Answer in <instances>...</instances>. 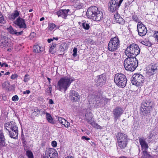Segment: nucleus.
Here are the masks:
<instances>
[{
  "label": "nucleus",
  "instance_id": "1",
  "mask_svg": "<svg viewBox=\"0 0 158 158\" xmlns=\"http://www.w3.org/2000/svg\"><path fill=\"white\" fill-rule=\"evenodd\" d=\"M86 15L88 18L96 21L102 20L103 17V12L95 6L89 7L87 10Z\"/></svg>",
  "mask_w": 158,
  "mask_h": 158
},
{
  "label": "nucleus",
  "instance_id": "2",
  "mask_svg": "<svg viewBox=\"0 0 158 158\" xmlns=\"http://www.w3.org/2000/svg\"><path fill=\"white\" fill-rule=\"evenodd\" d=\"M74 80V79L70 76L62 77L58 81L56 89L60 91H64L65 92Z\"/></svg>",
  "mask_w": 158,
  "mask_h": 158
},
{
  "label": "nucleus",
  "instance_id": "3",
  "mask_svg": "<svg viewBox=\"0 0 158 158\" xmlns=\"http://www.w3.org/2000/svg\"><path fill=\"white\" fill-rule=\"evenodd\" d=\"M4 127L5 129L9 131L10 136L11 138H17L18 135V127L15 122L11 121L6 123Z\"/></svg>",
  "mask_w": 158,
  "mask_h": 158
},
{
  "label": "nucleus",
  "instance_id": "4",
  "mask_svg": "<svg viewBox=\"0 0 158 158\" xmlns=\"http://www.w3.org/2000/svg\"><path fill=\"white\" fill-rule=\"evenodd\" d=\"M138 62L136 59L134 57L126 58L124 61V65L125 69L128 71H133L138 66Z\"/></svg>",
  "mask_w": 158,
  "mask_h": 158
},
{
  "label": "nucleus",
  "instance_id": "5",
  "mask_svg": "<svg viewBox=\"0 0 158 158\" xmlns=\"http://www.w3.org/2000/svg\"><path fill=\"white\" fill-rule=\"evenodd\" d=\"M140 53L139 47L136 44H132L127 47L125 51V53L127 56L134 57L138 55Z\"/></svg>",
  "mask_w": 158,
  "mask_h": 158
},
{
  "label": "nucleus",
  "instance_id": "6",
  "mask_svg": "<svg viewBox=\"0 0 158 158\" xmlns=\"http://www.w3.org/2000/svg\"><path fill=\"white\" fill-rule=\"evenodd\" d=\"M116 138L118 146L121 148H125L127 146L128 140L127 135L118 132L116 135Z\"/></svg>",
  "mask_w": 158,
  "mask_h": 158
},
{
  "label": "nucleus",
  "instance_id": "7",
  "mask_svg": "<svg viewBox=\"0 0 158 158\" xmlns=\"http://www.w3.org/2000/svg\"><path fill=\"white\" fill-rule=\"evenodd\" d=\"M114 81L118 86L121 87H124L127 82L126 76L122 73L116 74L114 77Z\"/></svg>",
  "mask_w": 158,
  "mask_h": 158
},
{
  "label": "nucleus",
  "instance_id": "8",
  "mask_svg": "<svg viewBox=\"0 0 158 158\" xmlns=\"http://www.w3.org/2000/svg\"><path fill=\"white\" fill-rule=\"evenodd\" d=\"M120 41L118 37H115L110 39L108 45L109 50L114 52L117 50L120 47Z\"/></svg>",
  "mask_w": 158,
  "mask_h": 158
},
{
  "label": "nucleus",
  "instance_id": "9",
  "mask_svg": "<svg viewBox=\"0 0 158 158\" xmlns=\"http://www.w3.org/2000/svg\"><path fill=\"white\" fill-rule=\"evenodd\" d=\"M132 84L137 86H141L144 81V77L140 74L136 73L134 74L131 79Z\"/></svg>",
  "mask_w": 158,
  "mask_h": 158
},
{
  "label": "nucleus",
  "instance_id": "10",
  "mask_svg": "<svg viewBox=\"0 0 158 158\" xmlns=\"http://www.w3.org/2000/svg\"><path fill=\"white\" fill-rule=\"evenodd\" d=\"M123 1L120 0L118 2L117 0H110L108 4V9L112 12L117 11Z\"/></svg>",
  "mask_w": 158,
  "mask_h": 158
},
{
  "label": "nucleus",
  "instance_id": "11",
  "mask_svg": "<svg viewBox=\"0 0 158 158\" xmlns=\"http://www.w3.org/2000/svg\"><path fill=\"white\" fill-rule=\"evenodd\" d=\"M143 114L150 113L152 110V103L148 101L143 103L141 109Z\"/></svg>",
  "mask_w": 158,
  "mask_h": 158
},
{
  "label": "nucleus",
  "instance_id": "12",
  "mask_svg": "<svg viewBox=\"0 0 158 158\" xmlns=\"http://www.w3.org/2000/svg\"><path fill=\"white\" fill-rule=\"evenodd\" d=\"M58 153L56 149L52 148H48L45 151V155L44 157L48 158H57Z\"/></svg>",
  "mask_w": 158,
  "mask_h": 158
},
{
  "label": "nucleus",
  "instance_id": "13",
  "mask_svg": "<svg viewBox=\"0 0 158 158\" xmlns=\"http://www.w3.org/2000/svg\"><path fill=\"white\" fill-rule=\"evenodd\" d=\"M14 23L19 28H26V25L24 19L19 17L14 22Z\"/></svg>",
  "mask_w": 158,
  "mask_h": 158
},
{
  "label": "nucleus",
  "instance_id": "14",
  "mask_svg": "<svg viewBox=\"0 0 158 158\" xmlns=\"http://www.w3.org/2000/svg\"><path fill=\"white\" fill-rule=\"evenodd\" d=\"M124 110L120 107H117L114 108L113 111L114 118L117 120L123 114Z\"/></svg>",
  "mask_w": 158,
  "mask_h": 158
},
{
  "label": "nucleus",
  "instance_id": "15",
  "mask_svg": "<svg viewBox=\"0 0 158 158\" xmlns=\"http://www.w3.org/2000/svg\"><path fill=\"white\" fill-rule=\"evenodd\" d=\"M70 11V10L68 9H60L56 12V14L58 17H60L66 19L68 16V13Z\"/></svg>",
  "mask_w": 158,
  "mask_h": 158
},
{
  "label": "nucleus",
  "instance_id": "16",
  "mask_svg": "<svg viewBox=\"0 0 158 158\" xmlns=\"http://www.w3.org/2000/svg\"><path fill=\"white\" fill-rule=\"evenodd\" d=\"M97 78L96 83L98 86H101L106 83V78L104 75L102 74L98 76Z\"/></svg>",
  "mask_w": 158,
  "mask_h": 158
},
{
  "label": "nucleus",
  "instance_id": "17",
  "mask_svg": "<svg viewBox=\"0 0 158 158\" xmlns=\"http://www.w3.org/2000/svg\"><path fill=\"white\" fill-rule=\"evenodd\" d=\"M80 97L77 92L74 91H71L70 94V98L73 102H77L79 101Z\"/></svg>",
  "mask_w": 158,
  "mask_h": 158
},
{
  "label": "nucleus",
  "instance_id": "18",
  "mask_svg": "<svg viewBox=\"0 0 158 158\" xmlns=\"http://www.w3.org/2000/svg\"><path fill=\"white\" fill-rule=\"evenodd\" d=\"M157 69V66L155 64L149 65L148 67L147 74L148 76H151L154 74Z\"/></svg>",
  "mask_w": 158,
  "mask_h": 158
},
{
  "label": "nucleus",
  "instance_id": "19",
  "mask_svg": "<svg viewBox=\"0 0 158 158\" xmlns=\"http://www.w3.org/2000/svg\"><path fill=\"white\" fill-rule=\"evenodd\" d=\"M10 40L6 36H2L0 40V45L2 47H6L9 44Z\"/></svg>",
  "mask_w": 158,
  "mask_h": 158
},
{
  "label": "nucleus",
  "instance_id": "20",
  "mask_svg": "<svg viewBox=\"0 0 158 158\" xmlns=\"http://www.w3.org/2000/svg\"><path fill=\"white\" fill-rule=\"evenodd\" d=\"M58 122L61 124L64 125L65 127L68 128L70 126V124L65 119L61 117H58Z\"/></svg>",
  "mask_w": 158,
  "mask_h": 158
},
{
  "label": "nucleus",
  "instance_id": "21",
  "mask_svg": "<svg viewBox=\"0 0 158 158\" xmlns=\"http://www.w3.org/2000/svg\"><path fill=\"white\" fill-rule=\"evenodd\" d=\"M19 15V11L17 10L14 11V13L9 15L8 18L10 20H14Z\"/></svg>",
  "mask_w": 158,
  "mask_h": 158
},
{
  "label": "nucleus",
  "instance_id": "22",
  "mask_svg": "<svg viewBox=\"0 0 158 158\" xmlns=\"http://www.w3.org/2000/svg\"><path fill=\"white\" fill-rule=\"evenodd\" d=\"M147 35L149 36H153L157 39V42H158V31L154 30H150V32L147 33Z\"/></svg>",
  "mask_w": 158,
  "mask_h": 158
},
{
  "label": "nucleus",
  "instance_id": "23",
  "mask_svg": "<svg viewBox=\"0 0 158 158\" xmlns=\"http://www.w3.org/2000/svg\"><path fill=\"white\" fill-rule=\"evenodd\" d=\"M139 142L141 145L142 148L143 149L146 150L148 149V145L144 139H139Z\"/></svg>",
  "mask_w": 158,
  "mask_h": 158
},
{
  "label": "nucleus",
  "instance_id": "24",
  "mask_svg": "<svg viewBox=\"0 0 158 158\" xmlns=\"http://www.w3.org/2000/svg\"><path fill=\"white\" fill-rule=\"evenodd\" d=\"M44 48L38 45H35L33 47L34 51L35 53H40L43 51Z\"/></svg>",
  "mask_w": 158,
  "mask_h": 158
},
{
  "label": "nucleus",
  "instance_id": "25",
  "mask_svg": "<svg viewBox=\"0 0 158 158\" xmlns=\"http://www.w3.org/2000/svg\"><path fill=\"white\" fill-rule=\"evenodd\" d=\"M114 18L117 23H120L123 21V19L118 12L114 14Z\"/></svg>",
  "mask_w": 158,
  "mask_h": 158
},
{
  "label": "nucleus",
  "instance_id": "26",
  "mask_svg": "<svg viewBox=\"0 0 158 158\" xmlns=\"http://www.w3.org/2000/svg\"><path fill=\"white\" fill-rule=\"evenodd\" d=\"M85 116L87 122L89 123L93 120V114L91 113H87L85 114Z\"/></svg>",
  "mask_w": 158,
  "mask_h": 158
},
{
  "label": "nucleus",
  "instance_id": "27",
  "mask_svg": "<svg viewBox=\"0 0 158 158\" xmlns=\"http://www.w3.org/2000/svg\"><path fill=\"white\" fill-rule=\"evenodd\" d=\"M5 143L2 131L0 130V147L4 146L5 145Z\"/></svg>",
  "mask_w": 158,
  "mask_h": 158
},
{
  "label": "nucleus",
  "instance_id": "28",
  "mask_svg": "<svg viewBox=\"0 0 158 158\" xmlns=\"http://www.w3.org/2000/svg\"><path fill=\"white\" fill-rule=\"evenodd\" d=\"M60 26L56 25L53 23H50L48 24V27L49 29L51 30H53L55 29V30L58 29L60 27Z\"/></svg>",
  "mask_w": 158,
  "mask_h": 158
},
{
  "label": "nucleus",
  "instance_id": "29",
  "mask_svg": "<svg viewBox=\"0 0 158 158\" xmlns=\"http://www.w3.org/2000/svg\"><path fill=\"white\" fill-rule=\"evenodd\" d=\"M94 127L98 129H102V127L98 125L97 123H95L93 120L89 123Z\"/></svg>",
  "mask_w": 158,
  "mask_h": 158
},
{
  "label": "nucleus",
  "instance_id": "30",
  "mask_svg": "<svg viewBox=\"0 0 158 158\" xmlns=\"http://www.w3.org/2000/svg\"><path fill=\"white\" fill-rule=\"evenodd\" d=\"M46 117L47 121L50 123H54L53 120L51 115L48 113H46Z\"/></svg>",
  "mask_w": 158,
  "mask_h": 158
},
{
  "label": "nucleus",
  "instance_id": "31",
  "mask_svg": "<svg viewBox=\"0 0 158 158\" xmlns=\"http://www.w3.org/2000/svg\"><path fill=\"white\" fill-rule=\"evenodd\" d=\"M81 26H82L83 28L85 30H89L90 27V23H87L86 22L81 23Z\"/></svg>",
  "mask_w": 158,
  "mask_h": 158
},
{
  "label": "nucleus",
  "instance_id": "32",
  "mask_svg": "<svg viewBox=\"0 0 158 158\" xmlns=\"http://www.w3.org/2000/svg\"><path fill=\"white\" fill-rule=\"evenodd\" d=\"M137 27V30H138L139 29H142V30H144L145 29H146V30H147L146 27L141 21H139V22L138 23Z\"/></svg>",
  "mask_w": 158,
  "mask_h": 158
},
{
  "label": "nucleus",
  "instance_id": "33",
  "mask_svg": "<svg viewBox=\"0 0 158 158\" xmlns=\"http://www.w3.org/2000/svg\"><path fill=\"white\" fill-rule=\"evenodd\" d=\"M9 32L10 34L15 35H21L23 33V31H21L19 32H18L16 31V30H9Z\"/></svg>",
  "mask_w": 158,
  "mask_h": 158
},
{
  "label": "nucleus",
  "instance_id": "34",
  "mask_svg": "<svg viewBox=\"0 0 158 158\" xmlns=\"http://www.w3.org/2000/svg\"><path fill=\"white\" fill-rule=\"evenodd\" d=\"M56 44H53L52 46H51L50 48L49 52L52 54L54 53L56 51Z\"/></svg>",
  "mask_w": 158,
  "mask_h": 158
},
{
  "label": "nucleus",
  "instance_id": "35",
  "mask_svg": "<svg viewBox=\"0 0 158 158\" xmlns=\"http://www.w3.org/2000/svg\"><path fill=\"white\" fill-rule=\"evenodd\" d=\"M148 30H137L138 34L140 36L145 35L147 32Z\"/></svg>",
  "mask_w": 158,
  "mask_h": 158
},
{
  "label": "nucleus",
  "instance_id": "36",
  "mask_svg": "<svg viewBox=\"0 0 158 158\" xmlns=\"http://www.w3.org/2000/svg\"><path fill=\"white\" fill-rule=\"evenodd\" d=\"M143 156L145 158H150L151 156L150 154L145 151V150L143 152Z\"/></svg>",
  "mask_w": 158,
  "mask_h": 158
},
{
  "label": "nucleus",
  "instance_id": "37",
  "mask_svg": "<svg viewBox=\"0 0 158 158\" xmlns=\"http://www.w3.org/2000/svg\"><path fill=\"white\" fill-rule=\"evenodd\" d=\"M26 155L28 158H34L33 153L30 151H27L26 152Z\"/></svg>",
  "mask_w": 158,
  "mask_h": 158
},
{
  "label": "nucleus",
  "instance_id": "38",
  "mask_svg": "<svg viewBox=\"0 0 158 158\" xmlns=\"http://www.w3.org/2000/svg\"><path fill=\"white\" fill-rule=\"evenodd\" d=\"M141 43L142 44L147 46H150L151 43L148 40H144L141 41Z\"/></svg>",
  "mask_w": 158,
  "mask_h": 158
},
{
  "label": "nucleus",
  "instance_id": "39",
  "mask_svg": "<svg viewBox=\"0 0 158 158\" xmlns=\"http://www.w3.org/2000/svg\"><path fill=\"white\" fill-rule=\"evenodd\" d=\"M132 19L134 21L137 23H138L139 22V21H140L138 17L137 16V15H132Z\"/></svg>",
  "mask_w": 158,
  "mask_h": 158
},
{
  "label": "nucleus",
  "instance_id": "40",
  "mask_svg": "<svg viewBox=\"0 0 158 158\" xmlns=\"http://www.w3.org/2000/svg\"><path fill=\"white\" fill-rule=\"evenodd\" d=\"M5 22V21L3 15L0 13V23L3 24Z\"/></svg>",
  "mask_w": 158,
  "mask_h": 158
},
{
  "label": "nucleus",
  "instance_id": "41",
  "mask_svg": "<svg viewBox=\"0 0 158 158\" xmlns=\"http://www.w3.org/2000/svg\"><path fill=\"white\" fill-rule=\"evenodd\" d=\"M47 92L46 94L48 95H50L52 92V87L51 85H49L48 88L46 91Z\"/></svg>",
  "mask_w": 158,
  "mask_h": 158
},
{
  "label": "nucleus",
  "instance_id": "42",
  "mask_svg": "<svg viewBox=\"0 0 158 158\" xmlns=\"http://www.w3.org/2000/svg\"><path fill=\"white\" fill-rule=\"evenodd\" d=\"M73 56L74 57H76L77 56V48L75 47L73 48Z\"/></svg>",
  "mask_w": 158,
  "mask_h": 158
},
{
  "label": "nucleus",
  "instance_id": "43",
  "mask_svg": "<svg viewBox=\"0 0 158 158\" xmlns=\"http://www.w3.org/2000/svg\"><path fill=\"white\" fill-rule=\"evenodd\" d=\"M12 100L14 102L17 101L19 100V97L17 95H15L12 97Z\"/></svg>",
  "mask_w": 158,
  "mask_h": 158
},
{
  "label": "nucleus",
  "instance_id": "44",
  "mask_svg": "<svg viewBox=\"0 0 158 158\" xmlns=\"http://www.w3.org/2000/svg\"><path fill=\"white\" fill-rule=\"evenodd\" d=\"M18 77V76L17 74H14L11 76L10 78L12 80H15V79H17Z\"/></svg>",
  "mask_w": 158,
  "mask_h": 158
},
{
  "label": "nucleus",
  "instance_id": "45",
  "mask_svg": "<svg viewBox=\"0 0 158 158\" xmlns=\"http://www.w3.org/2000/svg\"><path fill=\"white\" fill-rule=\"evenodd\" d=\"M76 6H77V7L79 9H80L83 6V4L82 3H78V2H77L76 3Z\"/></svg>",
  "mask_w": 158,
  "mask_h": 158
},
{
  "label": "nucleus",
  "instance_id": "46",
  "mask_svg": "<svg viewBox=\"0 0 158 158\" xmlns=\"http://www.w3.org/2000/svg\"><path fill=\"white\" fill-rule=\"evenodd\" d=\"M28 75L26 74V75H25V76H24V79L23 80V81L25 82H27L29 80V78H28Z\"/></svg>",
  "mask_w": 158,
  "mask_h": 158
},
{
  "label": "nucleus",
  "instance_id": "47",
  "mask_svg": "<svg viewBox=\"0 0 158 158\" xmlns=\"http://www.w3.org/2000/svg\"><path fill=\"white\" fill-rule=\"evenodd\" d=\"M131 2L129 1L126 2L125 4V8H128V7L130 5Z\"/></svg>",
  "mask_w": 158,
  "mask_h": 158
},
{
  "label": "nucleus",
  "instance_id": "48",
  "mask_svg": "<svg viewBox=\"0 0 158 158\" xmlns=\"http://www.w3.org/2000/svg\"><path fill=\"white\" fill-rule=\"evenodd\" d=\"M54 39L57 40H58V38H55V37H53L52 38L49 39L48 40V43H50Z\"/></svg>",
  "mask_w": 158,
  "mask_h": 158
},
{
  "label": "nucleus",
  "instance_id": "49",
  "mask_svg": "<svg viewBox=\"0 0 158 158\" xmlns=\"http://www.w3.org/2000/svg\"><path fill=\"white\" fill-rule=\"evenodd\" d=\"M57 143L56 141H53L52 142V145L54 147H56L57 146Z\"/></svg>",
  "mask_w": 158,
  "mask_h": 158
},
{
  "label": "nucleus",
  "instance_id": "50",
  "mask_svg": "<svg viewBox=\"0 0 158 158\" xmlns=\"http://www.w3.org/2000/svg\"><path fill=\"white\" fill-rule=\"evenodd\" d=\"M4 66H5L6 67H8V65L5 62L2 63L1 62H0V66L2 67Z\"/></svg>",
  "mask_w": 158,
  "mask_h": 158
},
{
  "label": "nucleus",
  "instance_id": "51",
  "mask_svg": "<svg viewBox=\"0 0 158 158\" xmlns=\"http://www.w3.org/2000/svg\"><path fill=\"white\" fill-rule=\"evenodd\" d=\"M34 110L35 112L37 114H40V110L38 109L37 108H35L34 109Z\"/></svg>",
  "mask_w": 158,
  "mask_h": 158
},
{
  "label": "nucleus",
  "instance_id": "52",
  "mask_svg": "<svg viewBox=\"0 0 158 158\" xmlns=\"http://www.w3.org/2000/svg\"><path fill=\"white\" fill-rule=\"evenodd\" d=\"M81 139H85L86 140H88L90 139L89 138L85 136H82L81 137Z\"/></svg>",
  "mask_w": 158,
  "mask_h": 158
},
{
  "label": "nucleus",
  "instance_id": "53",
  "mask_svg": "<svg viewBox=\"0 0 158 158\" xmlns=\"http://www.w3.org/2000/svg\"><path fill=\"white\" fill-rule=\"evenodd\" d=\"M40 110V114L41 115H42L43 114H46V112H45V111L44 110Z\"/></svg>",
  "mask_w": 158,
  "mask_h": 158
},
{
  "label": "nucleus",
  "instance_id": "54",
  "mask_svg": "<svg viewBox=\"0 0 158 158\" xmlns=\"http://www.w3.org/2000/svg\"><path fill=\"white\" fill-rule=\"evenodd\" d=\"M30 91L29 90H26L25 91H23V94H29L30 93Z\"/></svg>",
  "mask_w": 158,
  "mask_h": 158
},
{
  "label": "nucleus",
  "instance_id": "55",
  "mask_svg": "<svg viewBox=\"0 0 158 158\" xmlns=\"http://www.w3.org/2000/svg\"><path fill=\"white\" fill-rule=\"evenodd\" d=\"M48 102L50 104H52L54 103V102L52 99H50L49 100Z\"/></svg>",
  "mask_w": 158,
  "mask_h": 158
},
{
  "label": "nucleus",
  "instance_id": "56",
  "mask_svg": "<svg viewBox=\"0 0 158 158\" xmlns=\"http://www.w3.org/2000/svg\"><path fill=\"white\" fill-rule=\"evenodd\" d=\"M37 114H36L35 112V111H34V110L33 112L32 113V116H36L37 115Z\"/></svg>",
  "mask_w": 158,
  "mask_h": 158
},
{
  "label": "nucleus",
  "instance_id": "57",
  "mask_svg": "<svg viewBox=\"0 0 158 158\" xmlns=\"http://www.w3.org/2000/svg\"><path fill=\"white\" fill-rule=\"evenodd\" d=\"M35 35L36 34L34 32L31 33L30 34V36H32L33 37H35Z\"/></svg>",
  "mask_w": 158,
  "mask_h": 158
},
{
  "label": "nucleus",
  "instance_id": "58",
  "mask_svg": "<svg viewBox=\"0 0 158 158\" xmlns=\"http://www.w3.org/2000/svg\"><path fill=\"white\" fill-rule=\"evenodd\" d=\"M10 74V73L9 72H7L4 75H8Z\"/></svg>",
  "mask_w": 158,
  "mask_h": 158
},
{
  "label": "nucleus",
  "instance_id": "59",
  "mask_svg": "<svg viewBox=\"0 0 158 158\" xmlns=\"http://www.w3.org/2000/svg\"><path fill=\"white\" fill-rule=\"evenodd\" d=\"M44 17H42L40 19V21H42L44 20Z\"/></svg>",
  "mask_w": 158,
  "mask_h": 158
},
{
  "label": "nucleus",
  "instance_id": "60",
  "mask_svg": "<svg viewBox=\"0 0 158 158\" xmlns=\"http://www.w3.org/2000/svg\"><path fill=\"white\" fill-rule=\"evenodd\" d=\"M118 158H127L125 156H122L120 157H119Z\"/></svg>",
  "mask_w": 158,
  "mask_h": 158
},
{
  "label": "nucleus",
  "instance_id": "61",
  "mask_svg": "<svg viewBox=\"0 0 158 158\" xmlns=\"http://www.w3.org/2000/svg\"><path fill=\"white\" fill-rule=\"evenodd\" d=\"M65 158H73V157L71 156H69L65 157Z\"/></svg>",
  "mask_w": 158,
  "mask_h": 158
},
{
  "label": "nucleus",
  "instance_id": "62",
  "mask_svg": "<svg viewBox=\"0 0 158 158\" xmlns=\"http://www.w3.org/2000/svg\"><path fill=\"white\" fill-rule=\"evenodd\" d=\"M5 84L6 85H9V82L8 81L5 82Z\"/></svg>",
  "mask_w": 158,
  "mask_h": 158
},
{
  "label": "nucleus",
  "instance_id": "63",
  "mask_svg": "<svg viewBox=\"0 0 158 158\" xmlns=\"http://www.w3.org/2000/svg\"><path fill=\"white\" fill-rule=\"evenodd\" d=\"M47 79L48 80V81H49V82H50V80H51L50 79V78H48V77L47 78Z\"/></svg>",
  "mask_w": 158,
  "mask_h": 158
},
{
  "label": "nucleus",
  "instance_id": "64",
  "mask_svg": "<svg viewBox=\"0 0 158 158\" xmlns=\"http://www.w3.org/2000/svg\"><path fill=\"white\" fill-rule=\"evenodd\" d=\"M4 74H3L1 72L0 73V77H2V76Z\"/></svg>",
  "mask_w": 158,
  "mask_h": 158
}]
</instances>
